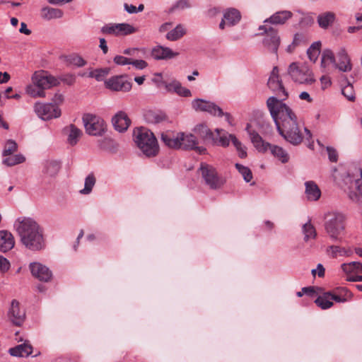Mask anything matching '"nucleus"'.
I'll return each mask as SVG.
<instances>
[{
	"mask_svg": "<svg viewBox=\"0 0 362 362\" xmlns=\"http://www.w3.org/2000/svg\"><path fill=\"white\" fill-rule=\"evenodd\" d=\"M267 106L274 120L279 134L293 146L299 145L304 138L310 142L312 134L306 127L297 122V117L290 107L278 100L275 96L269 97Z\"/></svg>",
	"mask_w": 362,
	"mask_h": 362,
	"instance_id": "nucleus-1",
	"label": "nucleus"
},
{
	"mask_svg": "<svg viewBox=\"0 0 362 362\" xmlns=\"http://www.w3.org/2000/svg\"><path fill=\"white\" fill-rule=\"evenodd\" d=\"M13 226L25 248L36 252L45 247L44 230L34 218L19 217L15 221Z\"/></svg>",
	"mask_w": 362,
	"mask_h": 362,
	"instance_id": "nucleus-2",
	"label": "nucleus"
},
{
	"mask_svg": "<svg viewBox=\"0 0 362 362\" xmlns=\"http://www.w3.org/2000/svg\"><path fill=\"white\" fill-rule=\"evenodd\" d=\"M59 84L58 80L47 71L40 70L35 71L31 76V83L25 88V91L29 96L37 98L46 97L45 90L49 89Z\"/></svg>",
	"mask_w": 362,
	"mask_h": 362,
	"instance_id": "nucleus-3",
	"label": "nucleus"
},
{
	"mask_svg": "<svg viewBox=\"0 0 362 362\" xmlns=\"http://www.w3.org/2000/svg\"><path fill=\"white\" fill-rule=\"evenodd\" d=\"M134 141L146 157L156 156L159 151L157 139L153 133L145 127L134 130Z\"/></svg>",
	"mask_w": 362,
	"mask_h": 362,
	"instance_id": "nucleus-4",
	"label": "nucleus"
},
{
	"mask_svg": "<svg viewBox=\"0 0 362 362\" xmlns=\"http://www.w3.org/2000/svg\"><path fill=\"white\" fill-rule=\"evenodd\" d=\"M325 229L333 241L341 242L346 229V216L341 212H332L325 223Z\"/></svg>",
	"mask_w": 362,
	"mask_h": 362,
	"instance_id": "nucleus-5",
	"label": "nucleus"
},
{
	"mask_svg": "<svg viewBox=\"0 0 362 362\" xmlns=\"http://www.w3.org/2000/svg\"><path fill=\"white\" fill-rule=\"evenodd\" d=\"M82 122L86 133L90 136H103L107 130L106 122L98 115L86 113L82 117Z\"/></svg>",
	"mask_w": 362,
	"mask_h": 362,
	"instance_id": "nucleus-6",
	"label": "nucleus"
},
{
	"mask_svg": "<svg viewBox=\"0 0 362 362\" xmlns=\"http://www.w3.org/2000/svg\"><path fill=\"white\" fill-rule=\"evenodd\" d=\"M288 74L293 81L300 84H312L315 81L313 71L307 66H299L296 62L289 65Z\"/></svg>",
	"mask_w": 362,
	"mask_h": 362,
	"instance_id": "nucleus-7",
	"label": "nucleus"
},
{
	"mask_svg": "<svg viewBox=\"0 0 362 362\" xmlns=\"http://www.w3.org/2000/svg\"><path fill=\"white\" fill-rule=\"evenodd\" d=\"M199 170L206 185L211 189H216L223 185V180L218 175L216 168L212 165L202 163Z\"/></svg>",
	"mask_w": 362,
	"mask_h": 362,
	"instance_id": "nucleus-8",
	"label": "nucleus"
},
{
	"mask_svg": "<svg viewBox=\"0 0 362 362\" xmlns=\"http://www.w3.org/2000/svg\"><path fill=\"white\" fill-rule=\"evenodd\" d=\"M33 110L37 117L45 121L58 118L62 114L59 107L51 103L37 102L34 104Z\"/></svg>",
	"mask_w": 362,
	"mask_h": 362,
	"instance_id": "nucleus-9",
	"label": "nucleus"
},
{
	"mask_svg": "<svg viewBox=\"0 0 362 362\" xmlns=\"http://www.w3.org/2000/svg\"><path fill=\"white\" fill-rule=\"evenodd\" d=\"M267 86L276 95L277 97L275 98L281 103L288 98V93L280 79L277 66L273 68L267 81Z\"/></svg>",
	"mask_w": 362,
	"mask_h": 362,
	"instance_id": "nucleus-10",
	"label": "nucleus"
},
{
	"mask_svg": "<svg viewBox=\"0 0 362 362\" xmlns=\"http://www.w3.org/2000/svg\"><path fill=\"white\" fill-rule=\"evenodd\" d=\"M192 106L196 111L206 112L214 117H222L223 111L215 103L204 100L203 99H194L192 102Z\"/></svg>",
	"mask_w": 362,
	"mask_h": 362,
	"instance_id": "nucleus-11",
	"label": "nucleus"
},
{
	"mask_svg": "<svg viewBox=\"0 0 362 362\" xmlns=\"http://www.w3.org/2000/svg\"><path fill=\"white\" fill-rule=\"evenodd\" d=\"M105 86L112 91L127 92L132 88V83L125 75L114 76L105 81Z\"/></svg>",
	"mask_w": 362,
	"mask_h": 362,
	"instance_id": "nucleus-12",
	"label": "nucleus"
},
{
	"mask_svg": "<svg viewBox=\"0 0 362 362\" xmlns=\"http://www.w3.org/2000/svg\"><path fill=\"white\" fill-rule=\"evenodd\" d=\"M259 30H264V33H266V36L263 40L264 45L269 51L276 54L280 45V37L277 31L271 27L267 28L265 25H260Z\"/></svg>",
	"mask_w": 362,
	"mask_h": 362,
	"instance_id": "nucleus-13",
	"label": "nucleus"
},
{
	"mask_svg": "<svg viewBox=\"0 0 362 362\" xmlns=\"http://www.w3.org/2000/svg\"><path fill=\"white\" fill-rule=\"evenodd\" d=\"M334 66L341 72H349L352 70L351 59L344 48H340L337 52Z\"/></svg>",
	"mask_w": 362,
	"mask_h": 362,
	"instance_id": "nucleus-14",
	"label": "nucleus"
},
{
	"mask_svg": "<svg viewBox=\"0 0 362 362\" xmlns=\"http://www.w3.org/2000/svg\"><path fill=\"white\" fill-rule=\"evenodd\" d=\"M29 268L32 275L40 281L47 282L52 278V272L47 267L40 262H31Z\"/></svg>",
	"mask_w": 362,
	"mask_h": 362,
	"instance_id": "nucleus-15",
	"label": "nucleus"
},
{
	"mask_svg": "<svg viewBox=\"0 0 362 362\" xmlns=\"http://www.w3.org/2000/svg\"><path fill=\"white\" fill-rule=\"evenodd\" d=\"M8 316L11 321L16 325H21L25 319V313L20 307V303L17 300H13L8 310Z\"/></svg>",
	"mask_w": 362,
	"mask_h": 362,
	"instance_id": "nucleus-16",
	"label": "nucleus"
},
{
	"mask_svg": "<svg viewBox=\"0 0 362 362\" xmlns=\"http://www.w3.org/2000/svg\"><path fill=\"white\" fill-rule=\"evenodd\" d=\"M241 19L240 12L234 8L226 9L223 13V17L219 24V28L223 30L226 26H233Z\"/></svg>",
	"mask_w": 362,
	"mask_h": 362,
	"instance_id": "nucleus-17",
	"label": "nucleus"
},
{
	"mask_svg": "<svg viewBox=\"0 0 362 362\" xmlns=\"http://www.w3.org/2000/svg\"><path fill=\"white\" fill-rule=\"evenodd\" d=\"M183 136V132H174L172 131H166L163 132L160 136L161 141L165 146L170 148H180V136Z\"/></svg>",
	"mask_w": 362,
	"mask_h": 362,
	"instance_id": "nucleus-18",
	"label": "nucleus"
},
{
	"mask_svg": "<svg viewBox=\"0 0 362 362\" xmlns=\"http://www.w3.org/2000/svg\"><path fill=\"white\" fill-rule=\"evenodd\" d=\"M245 131L249 134L251 142L258 151L264 153L268 151V147H269L270 144L265 142L257 132L251 129V125L250 124H247Z\"/></svg>",
	"mask_w": 362,
	"mask_h": 362,
	"instance_id": "nucleus-19",
	"label": "nucleus"
},
{
	"mask_svg": "<svg viewBox=\"0 0 362 362\" xmlns=\"http://www.w3.org/2000/svg\"><path fill=\"white\" fill-rule=\"evenodd\" d=\"M112 123L115 129L119 132H124L129 128L131 120L124 111L117 112L112 118Z\"/></svg>",
	"mask_w": 362,
	"mask_h": 362,
	"instance_id": "nucleus-20",
	"label": "nucleus"
},
{
	"mask_svg": "<svg viewBox=\"0 0 362 362\" xmlns=\"http://www.w3.org/2000/svg\"><path fill=\"white\" fill-rule=\"evenodd\" d=\"M178 55V52L173 51L169 47L161 45L156 46L151 50V56L156 60L170 59Z\"/></svg>",
	"mask_w": 362,
	"mask_h": 362,
	"instance_id": "nucleus-21",
	"label": "nucleus"
},
{
	"mask_svg": "<svg viewBox=\"0 0 362 362\" xmlns=\"http://www.w3.org/2000/svg\"><path fill=\"white\" fill-rule=\"evenodd\" d=\"M335 62V55L334 52L326 49L322 53L320 62V71L322 74H329L331 71V64L334 65Z\"/></svg>",
	"mask_w": 362,
	"mask_h": 362,
	"instance_id": "nucleus-22",
	"label": "nucleus"
},
{
	"mask_svg": "<svg viewBox=\"0 0 362 362\" xmlns=\"http://www.w3.org/2000/svg\"><path fill=\"white\" fill-rule=\"evenodd\" d=\"M63 132L67 136V143L71 146H75L83 135L82 130L73 124L65 127Z\"/></svg>",
	"mask_w": 362,
	"mask_h": 362,
	"instance_id": "nucleus-23",
	"label": "nucleus"
},
{
	"mask_svg": "<svg viewBox=\"0 0 362 362\" xmlns=\"http://www.w3.org/2000/svg\"><path fill=\"white\" fill-rule=\"evenodd\" d=\"M164 86L168 92L175 93L182 97L192 96L190 90L183 87L181 83L177 80H173L170 83H164Z\"/></svg>",
	"mask_w": 362,
	"mask_h": 362,
	"instance_id": "nucleus-24",
	"label": "nucleus"
},
{
	"mask_svg": "<svg viewBox=\"0 0 362 362\" xmlns=\"http://www.w3.org/2000/svg\"><path fill=\"white\" fill-rule=\"evenodd\" d=\"M15 239L8 230H0V251L6 252L13 248Z\"/></svg>",
	"mask_w": 362,
	"mask_h": 362,
	"instance_id": "nucleus-25",
	"label": "nucleus"
},
{
	"mask_svg": "<svg viewBox=\"0 0 362 362\" xmlns=\"http://www.w3.org/2000/svg\"><path fill=\"white\" fill-rule=\"evenodd\" d=\"M305 194L308 201H317L321 197V190L314 181L305 182Z\"/></svg>",
	"mask_w": 362,
	"mask_h": 362,
	"instance_id": "nucleus-26",
	"label": "nucleus"
},
{
	"mask_svg": "<svg viewBox=\"0 0 362 362\" xmlns=\"http://www.w3.org/2000/svg\"><path fill=\"white\" fill-rule=\"evenodd\" d=\"M33 347L28 342L19 344L9 349V354L13 356L27 357L31 354Z\"/></svg>",
	"mask_w": 362,
	"mask_h": 362,
	"instance_id": "nucleus-27",
	"label": "nucleus"
},
{
	"mask_svg": "<svg viewBox=\"0 0 362 362\" xmlns=\"http://www.w3.org/2000/svg\"><path fill=\"white\" fill-rule=\"evenodd\" d=\"M145 120L151 124H157L166 119L165 114L160 110H148L144 115Z\"/></svg>",
	"mask_w": 362,
	"mask_h": 362,
	"instance_id": "nucleus-28",
	"label": "nucleus"
},
{
	"mask_svg": "<svg viewBox=\"0 0 362 362\" xmlns=\"http://www.w3.org/2000/svg\"><path fill=\"white\" fill-rule=\"evenodd\" d=\"M180 137V148H183L185 150H192L197 147V145H198V141L196 136L192 133L183 132V136Z\"/></svg>",
	"mask_w": 362,
	"mask_h": 362,
	"instance_id": "nucleus-29",
	"label": "nucleus"
},
{
	"mask_svg": "<svg viewBox=\"0 0 362 362\" xmlns=\"http://www.w3.org/2000/svg\"><path fill=\"white\" fill-rule=\"evenodd\" d=\"M268 150L270 151L272 156L277 158L282 163H286L289 160V155L287 151L281 146L269 144Z\"/></svg>",
	"mask_w": 362,
	"mask_h": 362,
	"instance_id": "nucleus-30",
	"label": "nucleus"
},
{
	"mask_svg": "<svg viewBox=\"0 0 362 362\" xmlns=\"http://www.w3.org/2000/svg\"><path fill=\"white\" fill-rule=\"evenodd\" d=\"M292 13L288 11L276 12L270 18L266 19L264 23L269 22L272 24H284L288 19L291 18Z\"/></svg>",
	"mask_w": 362,
	"mask_h": 362,
	"instance_id": "nucleus-31",
	"label": "nucleus"
},
{
	"mask_svg": "<svg viewBox=\"0 0 362 362\" xmlns=\"http://www.w3.org/2000/svg\"><path fill=\"white\" fill-rule=\"evenodd\" d=\"M341 267L343 272L349 275L348 276L362 274V263L359 262L344 263Z\"/></svg>",
	"mask_w": 362,
	"mask_h": 362,
	"instance_id": "nucleus-32",
	"label": "nucleus"
},
{
	"mask_svg": "<svg viewBox=\"0 0 362 362\" xmlns=\"http://www.w3.org/2000/svg\"><path fill=\"white\" fill-rule=\"evenodd\" d=\"M60 163L55 160L46 161L44 163L42 173L47 177H54L59 171Z\"/></svg>",
	"mask_w": 362,
	"mask_h": 362,
	"instance_id": "nucleus-33",
	"label": "nucleus"
},
{
	"mask_svg": "<svg viewBox=\"0 0 362 362\" xmlns=\"http://www.w3.org/2000/svg\"><path fill=\"white\" fill-rule=\"evenodd\" d=\"M327 253L332 258L342 256L349 257L351 255V251L350 250H346L345 247L339 245H331L328 247Z\"/></svg>",
	"mask_w": 362,
	"mask_h": 362,
	"instance_id": "nucleus-34",
	"label": "nucleus"
},
{
	"mask_svg": "<svg viewBox=\"0 0 362 362\" xmlns=\"http://www.w3.org/2000/svg\"><path fill=\"white\" fill-rule=\"evenodd\" d=\"M62 16L63 11L59 8L46 6L42 8L41 10L42 18L47 21L60 18Z\"/></svg>",
	"mask_w": 362,
	"mask_h": 362,
	"instance_id": "nucleus-35",
	"label": "nucleus"
},
{
	"mask_svg": "<svg viewBox=\"0 0 362 362\" xmlns=\"http://www.w3.org/2000/svg\"><path fill=\"white\" fill-rule=\"evenodd\" d=\"M193 132L204 140L214 139L213 132L205 124H200L195 126Z\"/></svg>",
	"mask_w": 362,
	"mask_h": 362,
	"instance_id": "nucleus-36",
	"label": "nucleus"
},
{
	"mask_svg": "<svg viewBox=\"0 0 362 362\" xmlns=\"http://www.w3.org/2000/svg\"><path fill=\"white\" fill-rule=\"evenodd\" d=\"M186 34V29L182 24H178L175 28L166 34V39L170 41H176Z\"/></svg>",
	"mask_w": 362,
	"mask_h": 362,
	"instance_id": "nucleus-37",
	"label": "nucleus"
},
{
	"mask_svg": "<svg viewBox=\"0 0 362 362\" xmlns=\"http://www.w3.org/2000/svg\"><path fill=\"white\" fill-rule=\"evenodd\" d=\"M216 132L218 134L216 138L214 137L212 141L223 147H227L229 146L230 141H231L230 136H235L234 134H228L227 132H223L221 134V132H223L222 129H216Z\"/></svg>",
	"mask_w": 362,
	"mask_h": 362,
	"instance_id": "nucleus-38",
	"label": "nucleus"
},
{
	"mask_svg": "<svg viewBox=\"0 0 362 362\" xmlns=\"http://www.w3.org/2000/svg\"><path fill=\"white\" fill-rule=\"evenodd\" d=\"M335 16L332 12H325L317 16V23L319 26L323 29H327L334 21Z\"/></svg>",
	"mask_w": 362,
	"mask_h": 362,
	"instance_id": "nucleus-39",
	"label": "nucleus"
},
{
	"mask_svg": "<svg viewBox=\"0 0 362 362\" xmlns=\"http://www.w3.org/2000/svg\"><path fill=\"white\" fill-rule=\"evenodd\" d=\"M302 232L304 235V240L305 242H308L311 239H315L317 236L315 228L311 223L310 220L303 225Z\"/></svg>",
	"mask_w": 362,
	"mask_h": 362,
	"instance_id": "nucleus-40",
	"label": "nucleus"
},
{
	"mask_svg": "<svg viewBox=\"0 0 362 362\" xmlns=\"http://www.w3.org/2000/svg\"><path fill=\"white\" fill-rule=\"evenodd\" d=\"M321 42L320 41L314 42L308 49L307 54L309 59L315 62L320 54Z\"/></svg>",
	"mask_w": 362,
	"mask_h": 362,
	"instance_id": "nucleus-41",
	"label": "nucleus"
},
{
	"mask_svg": "<svg viewBox=\"0 0 362 362\" xmlns=\"http://www.w3.org/2000/svg\"><path fill=\"white\" fill-rule=\"evenodd\" d=\"M25 160V158L21 153L11 155L2 160V163L6 166H13L18 164L23 163Z\"/></svg>",
	"mask_w": 362,
	"mask_h": 362,
	"instance_id": "nucleus-42",
	"label": "nucleus"
},
{
	"mask_svg": "<svg viewBox=\"0 0 362 362\" xmlns=\"http://www.w3.org/2000/svg\"><path fill=\"white\" fill-rule=\"evenodd\" d=\"M137 32V28L127 23H117V37L126 36Z\"/></svg>",
	"mask_w": 362,
	"mask_h": 362,
	"instance_id": "nucleus-43",
	"label": "nucleus"
},
{
	"mask_svg": "<svg viewBox=\"0 0 362 362\" xmlns=\"http://www.w3.org/2000/svg\"><path fill=\"white\" fill-rule=\"evenodd\" d=\"M95 177L93 174H89L85 178L83 189H81L79 193L83 195L89 194L92 192L93 188L95 185Z\"/></svg>",
	"mask_w": 362,
	"mask_h": 362,
	"instance_id": "nucleus-44",
	"label": "nucleus"
},
{
	"mask_svg": "<svg viewBox=\"0 0 362 362\" xmlns=\"http://www.w3.org/2000/svg\"><path fill=\"white\" fill-rule=\"evenodd\" d=\"M315 303L322 309H328L333 305V302L329 298V292L325 293L323 296H319Z\"/></svg>",
	"mask_w": 362,
	"mask_h": 362,
	"instance_id": "nucleus-45",
	"label": "nucleus"
},
{
	"mask_svg": "<svg viewBox=\"0 0 362 362\" xmlns=\"http://www.w3.org/2000/svg\"><path fill=\"white\" fill-rule=\"evenodd\" d=\"M231 137V142L235 146L238 155L240 158H245L247 157V150L246 147L235 136H230Z\"/></svg>",
	"mask_w": 362,
	"mask_h": 362,
	"instance_id": "nucleus-46",
	"label": "nucleus"
},
{
	"mask_svg": "<svg viewBox=\"0 0 362 362\" xmlns=\"http://www.w3.org/2000/svg\"><path fill=\"white\" fill-rule=\"evenodd\" d=\"M18 150L17 143L12 139H8L4 144V150L2 151V156L6 157L11 156Z\"/></svg>",
	"mask_w": 362,
	"mask_h": 362,
	"instance_id": "nucleus-47",
	"label": "nucleus"
},
{
	"mask_svg": "<svg viewBox=\"0 0 362 362\" xmlns=\"http://www.w3.org/2000/svg\"><path fill=\"white\" fill-rule=\"evenodd\" d=\"M109 73V69H97L94 70H91L88 74V77L94 78L98 81H102L105 79L107 75Z\"/></svg>",
	"mask_w": 362,
	"mask_h": 362,
	"instance_id": "nucleus-48",
	"label": "nucleus"
},
{
	"mask_svg": "<svg viewBox=\"0 0 362 362\" xmlns=\"http://www.w3.org/2000/svg\"><path fill=\"white\" fill-rule=\"evenodd\" d=\"M235 168L239 172V173L241 174V175L243 176L244 180L246 182H249L250 181L252 180V173L251 170L248 167H246V166L243 165L239 164V163H236L235 164Z\"/></svg>",
	"mask_w": 362,
	"mask_h": 362,
	"instance_id": "nucleus-49",
	"label": "nucleus"
},
{
	"mask_svg": "<svg viewBox=\"0 0 362 362\" xmlns=\"http://www.w3.org/2000/svg\"><path fill=\"white\" fill-rule=\"evenodd\" d=\"M66 60L69 64H72L78 67L83 66L86 64V62L81 56L76 54L67 56L66 57Z\"/></svg>",
	"mask_w": 362,
	"mask_h": 362,
	"instance_id": "nucleus-50",
	"label": "nucleus"
},
{
	"mask_svg": "<svg viewBox=\"0 0 362 362\" xmlns=\"http://www.w3.org/2000/svg\"><path fill=\"white\" fill-rule=\"evenodd\" d=\"M126 55H129L135 57H142L146 54V49L144 47H132L127 48L123 51Z\"/></svg>",
	"mask_w": 362,
	"mask_h": 362,
	"instance_id": "nucleus-51",
	"label": "nucleus"
},
{
	"mask_svg": "<svg viewBox=\"0 0 362 362\" xmlns=\"http://www.w3.org/2000/svg\"><path fill=\"white\" fill-rule=\"evenodd\" d=\"M105 35H110L117 37V23H107L103 25L100 30Z\"/></svg>",
	"mask_w": 362,
	"mask_h": 362,
	"instance_id": "nucleus-52",
	"label": "nucleus"
},
{
	"mask_svg": "<svg viewBox=\"0 0 362 362\" xmlns=\"http://www.w3.org/2000/svg\"><path fill=\"white\" fill-rule=\"evenodd\" d=\"M341 93L350 101H354L355 100L354 87L350 83H348L346 86L342 87Z\"/></svg>",
	"mask_w": 362,
	"mask_h": 362,
	"instance_id": "nucleus-53",
	"label": "nucleus"
},
{
	"mask_svg": "<svg viewBox=\"0 0 362 362\" xmlns=\"http://www.w3.org/2000/svg\"><path fill=\"white\" fill-rule=\"evenodd\" d=\"M114 62L120 66L131 64L132 59L122 55H117L114 57Z\"/></svg>",
	"mask_w": 362,
	"mask_h": 362,
	"instance_id": "nucleus-54",
	"label": "nucleus"
},
{
	"mask_svg": "<svg viewBox=\"0 0 362 362\" xmlns=\"http://www.w3.org/2000/svg\"><path fill=\"white\" fill-rule=\"evenodd\" d=\"M131 64L138 70H142L147 67L148 63L143 59H132Z\"/></svg>",
	"mask_w": 362,
	"mask_h": 362,
	"instance_id": "nucleus-55",
	"label": "nucleus"
},
{
	"mask_svg": "<svg viewBox=\"0 0 362 362\" xmlns=\"http://www.w3.org/2000/svg\"><path fill=\"white\" fill-rule=\"evenodd\" d=\"M329 160L331 162H337L338 160V153L335 148L331 146L327 147Z\"/></svg>",
	"mask_w": 362,
	"mask_h": 362,
	"instance_id": "nucleus-56",
	"label": "nucleus"
},
{
	"mask_svg": "<svg viewBox=\"0 0 362 362\" xmlns=\"http://www.w3.org/2000/svg\"><path fill=\"white\" fill-rule=\"evenodd\" d=\"M320 81L322 89L327 88L332 84V81L329 76V74H323V75L320 77Z\"/></svg>",
	"mask_w": 362,
	"mask_h": 362,
	"instance_id": "nucleus-57",
	"label": "nucleus"
},
{
	"mask_svg": "<svg viewBox=\"0 0 362 362\" xmlns=\"http://www.w3.org/2000/svg\"><path fill=\"white\" fill-rule=\"evenodd\" d=\"M10 268V262L7 259L0 255V271L3 273L7 272Z\"/></svg>",
	"mask_w": 362,
	"mask_h": 362,
	"instance_id": "nucleus-58",
	"label": "nucleus"
},
{
	"mask_svg": "<svg viewBox=\"0 0 362 362\" xmlns=\"http://www.w3.org/2000/svg\"><path fill=\"white\" fill-rule=\"evenodd\" d=\"M190 7V4L188 2V0H179L175 3V4L172 8L173 10L175 9H184L186 8Z\"/></svg>",
	"mask_w": 362,
	"mask_h": 362,
	"instance_id": "nucleus-59",
	"label": "nucleus"
},
{
	"mask_svg": "<svg viewBox=\"0 0 362 362\" xmlns=\"http://www.w3.org/2000/svg\"><path fill=\"white\" fill-rule=\"evenodd\" d=\"M339 294L342 297L345 298L346 302L352 298V293L346 288H341L337 291Z\"/></svg>",
	"mask_w": 362,
	"mask_h": 362,
	"instance_id": "nucleus-60",
	"label": "nucleus"
},
{
	"mask_svg": "<svg viewBox=\"0 0 362 362\" xmlns=\"http://www.w3.org/2000/svg\"><path fill=\"white\" fill-rule=\"evenodd\" d=\"M329 298H331V300H334L337 303H345L346 299L345 298L342 297L339 294V293H329Z\"/></svg>",
	"mask_w": 362,
	"mask_h": 362,
	"instance_id": "nucleus-61",
	"label": "nucleus"
},
{
	"mask_svg": "<svg viewBox=\"0 0 362 362\" xmlns=\"http://www.w3.org/2000/svg\"><path fill=\"white\" fill-rule=\"evenodd\" d=\"M355 187L358 193L362 195V169H360V177L355 180Z\"/></svg>",
	"mask_w": 362,
	"mask_h": 362,
	"instance_id": "nucleus-62",
	"label": "nucleus"
},
{
	"mask_svg": "<svg viewBox=\"0 0 362 362\" xmlns=\"http://www.w3.org/2000/svg\"><path fill=\"white\" fill-rule=\"evenodd\" d=\"M19 32L21 33H23L26 35H29L31 33V30L27 28V25L24 22H22L21 23V28L19 29Z\"/></svg>",
	"mask_w": 362,
	"mask_h": 362,
	"instance_id": "nucleus-63",
	"label": "nucleus"
},
{
	"mask_svg": "<svg viewBox=\"0 0 362 362\" xmlns=\"http://www.w3.org/2000/svg\"><path fill=\"white\" fill-rule=\"evenodd\" d=\"M124 9L129 13H137L136 7L132 4H124Z\"/></svg>",
	"mask_w": 362,
	"mask_h": 362,
	"instance_id": "nucleus-64",
	"label": "nucleus"
}]
</instances>
